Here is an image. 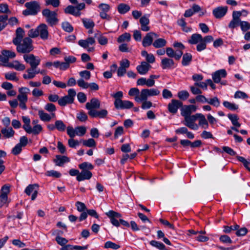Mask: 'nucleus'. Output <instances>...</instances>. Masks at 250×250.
<instances>
[{"label":"nucleus","mask_w":250,"mask_h":250,"mask_svg":"<svg viewBox=\"0 0 250 250\" xmlns=\"http://www.w3.org/2000/svg\"><path fill=\"white\" fill-rule=\"evenodd\" d=\"M48 27L45 24L42 23L35 29H32L28 31V36L30 38H35L40 36L41 38L46 40L48 38Z\"/></svg>","instance_id":"1"},{"label":"nucleus","mask_w":250,"mask_h":250,"mask_svg":"<svg viewBox=\"0 0 250 250\" xmlns=\"http://www.w3.org/2000/svg\"><path fill=\"white\" fill-rule=\"evenodd\" d=\"M32 41L29 37H26L21 40V42L19 43L17 45V50L18 52L21 53H28L33 49L32 44Z\"/></svg>","instance_id":"2"},{"label":"nucleus","mask_w":250,"mask_h":250,"mask_svg":"<svg viewBox=\"0 0 250 250\" xmlns=\"http://www.w3.org/2000/svg\"><path fill=\"white\" fill-rule=\"evenodd\" d=\"M160 91L156 88L143 89L140 94V96L135 97L137 102H141V100H147L148 97L157 96L159 95Z\"/></svg>","instance_id":"3"},{"label":"nucleus","mask_w":250,"mask_h":250,"mask_svg":"<svg viewBox=\"0 0 250 250\" xmlns=\"http://www.w3.org/2000/svg\"><path fill=\"white\" fill-rule=\"evenodd\" d=\"M42 14L46 19V21L53 26L57 23L58 19L57 18V14L54 11H51L48 9H45L42 11Z\"/></svg>","instance_id":"4"},{"label":"nucleus","mask_w":250,"mask_h":250,"mask_svg":"<svg viewBox=\"0 0 250 250\" xmlns=\"http://www.w3.org/2000/svg\"><path fill=\"white\" fill-rule=\"evenodd\" d=\"M23 59L32 68H37L41 62V59L32 54L24 55Z\"/></svg>","instance_id":"5"},{"label":"nucleus","mask_w":250,"mask_h":250,"mask_svg":"<svg viewBox=\"0 0 250 250\" xmlns=\"http://www.w3.org/2000/svg\"><path fill=\"white\" fill-rule=\"evenodd\" d=\"M105 214L110 218V222L115 227L120 226V219L122 217V215L114 210H110L105 213Z\"/></svg>","instance_id":"6"},{"label":"nucleus","mask_w":250,"mask_h":250,"mask_svg":"<svg viewBox=\"0 0 250 250\" xmlns=\"http://www.w3.org/2000/svg\"><path fill=\"white\" fill-rule=\"evenodd\" d=\"M197 120L196 114L191 115L189 117H187L184 118V121L183 123L188 128L193 129L197 130L198 129V125L195 122Z\"/></svg>","instance_id":"7"},{"label":"nucleus","mask_w":250,"mask_h":250,"mask_svg":"<svg viewBox=\"0 0 250 250\" xmlns=\"http://www.w3.org/2000/svg\"><path fill=\"white\" fill-rule=\"evenodd\" d=\"M158 35L154 32H151L147 33L143 40L142 44L143 46L147 47L150 46L151 44H153V39L158 38Z\"/></svg>","instance_id":"8"},{"label":"nucleus","mask_w":250,"mask_h":250,"mask_svg":"<svg viewBox=\"0 0 250 250\" xmlns=\"http://www.w3.org/2000/svg\"><path fill=\"white\" fill-rule=\"evenodd\" d=\"M100 107V102L97 98H92L90 102H87L85 104L86 108L88 110V114L92 111H95L96 109Z\"/></svg>","instance_id":"9"},{"label":"nucleus","mask_w":250,"mask_h":250,"mask_svg":"<svg viewBox=\"0 0 250 250\" xmlns=\"http://www.w3.org/2000/svg\"><path fill=\"white\" fill-rule=\"evenodd\" d=\"M15 57L16 54L14 52L4 50L2 51L1 54L0 55V61L3 63H7L10 59L14 58Z\"/></svg>","instance_id":"10"},{"label":"nucleus","mask_w":250,"mask_h":250,"mask_svg":"<svg viewBox=\"0 0 250 250\" xmlns=\"http://www.w3.org/2000/svg\"><path fill=\"white\" fill-rule=\"evenodd\" d=\"M114 104L117 109H129L133 106V104L131 102L122 100H117Z\"/></svg>","instance_id":"11"},{"label":"nucleus","mask_w":250,"mask_h":250,"mask_svg":"<svg viewBox=\"0 0 250 250\" xmlns=\"http://www.w3.org/2000/svg\"><path fill=\"white\" fill-rule=\"evenodd\" d=\"M227 11V6H218L212 10V14L216 19H221L226 15Z\"/></svg>","instance_id":"12"},{"label":"nucleus","mask_w":250,"mask_h":250,"mask_svg":"<svg viewBox=\"0 0 250 250\" xmlns=\"http://www.w3.org/2000/svg\"><path fill=\"white\" fill-rule=\"evenodd\" d=\"M25 7L30 11L31 15H35L40 11V7L38 2L34 1L26 2L25 4Z\"/></svg>","instance_id":"13"},{"label":"nucleus","mask_w":250,"mask_h":250,"mask_svg":"<svg viewBox=\"0 0 250 250\" xmlns=\"http://www.w3.org/2000/svg\"><path fill=\"white\" fill-rule=\"evenodd\" d=\"M182 106V103L177 100H172L168 105V111L172 113L175 114L179 107Z\"/></svg>","instance_id":"14"},{"label":"nucleus","mask_w":250,"mask_h":250,"mask_svg":"<svg viewBox=\"0 0 250 250\" xmlns=\"http://www.w3.org/2000/svg\"><path fill=\"white\" fill-rule=\"evenodd\" d=\"M227 76V72L224 69H220L216 71L212 74V78L214 83H219L221 78H225Z\"/></svg>","instance_id":"15"},{"label":"nucleus","mask_w":250,"mask_h":250,"mask_svg":"<svg viewBox=\"0 0 250 250\" xmlns=\"http://www.w3.org/2000/svg\"><path fill=\"white\" fill-rule=\"evenodd\" d=\"M151 67V66L149 63L146 62H142L140 65L137 66L136 69L140 74L145 75Z\"/></svg>","instance_id":"16"},{"label":"nucleus","mask_w":250,"mask_h":250,"mask_svg":"<svg viewBox=\"0 0 250 250\" xmlns=\"http://www.w3.org/2000/svg\"><path fill=\"white\" fill-rule=\"evenodd\" d=\"M19 91L20 94L17 97L18 100L20 102H26L27 101V94L29 92V89L27 87H21Z\"/></svg>","instance_id":"17"},{"label":"nucleus","mask_w":250,"mask_h":250,"mask_svg":"<svg viewBox=\"0 0 250 250\" xmlns=\"http://www.w3.org/2000/svg\"><path fill=\"white\" fill-rule=\"evenodd\" d=\"M140 23L141 24V29L144 31H148L150 30L148 24L149 23L148 16L144 15L140 19Z\"/></svg>","instance_id":"18"},{"label":"nucleus","mask_w":250,"mask_h":250,"mask_svg":"<svg viewBox=\"0 0 250 250\" xmlns=\"http://www.w3.org/2000/svg\"><path fill=\"white\" fill-rule=\"evenodd\" d=\"M174 62L170 58H165L161 61V66L163 69H170L174 67Z\"/></svg>","instance_id":"19"},{"label":"nucleus","mask_w":250,"mask_h":250,"mask_svg":"<svg viewBox=\"0 0 250 250\" xmlns=\"http://www.w3.org/2000/svg\"><path fill=\"white\" fill-rule=\"evenodd\" d=\"M92 176V173L89 170H83L77 176V180L78 181H82L84 180H89Z\"/></svg>","instance_id":"20"},{"label":"nucleus","mask_w":250,"mask_h":250,"mask_svg":"<svg viewBox=\"0 0 250 250\" xmlns=\"http://www.w3.org/2000/svg\"><path fill=\"white\" fill-rule=\"evenodd\" d=\"M6 66L14 68L18 71H23L25 69V66L17 60L14 61L12 62L8 63Z\"/></svg>","instance_id":"21"},{"label":"nucleus","mask_w":250,"mask_h":250,"mask_svg":"<svg viewBox=\"0 0 250 250\" xmlns=\"http://www.w3.org/2000/svg\"><path fill=\"white\" fill-rule=\"evenodd\" d=\"M197 119H199V125L204 129H207L208 127V123L205 116L201 113L196 114Z\"/></svg>","instance_id":"22"},{"label":"nucleus","mask_w":250,"mask_h":250,"mask_svg":"<svg viewBox=\"0 0 250 250\" xmlns=\"http://www.w3.org/2000/svg\"><path fill=\"white\" fill-rule=\"evenodd\" d=\"M69 158L67 156L60 155H56L55 159L54 160V162L56 163V165L60 167L62 166L64 163L69 162Z\"/></svg>","instance_id":"23"},{"label":"nucleus","mask_w":250,"mask_h":250,"mask_svg":"<svg viewBox=\"0 0 250 250\" xmlns=\"http://www.w3.org/2000/svg\"><path fill=\"white\" fill-rule=\"evenodd\" d=\"M38 115L40 119L43 122H49L52 118H54L55 116V113H51L50 115L42 110H39Z\"/></svg>","instance_id":"24"},{"label":"nucleus","mask_w":250,"mask_h":250,"mask_svg":"<svg viewBox=\"0 0 250 250\" xmlns=\"http://www.w3.org/2000/svg\"><path fill=\"white\" fill-rule=\"evenodd\" d=\"M191 108H194V111L196 109V107L193 105H186L182 108L181 110V115L184 118L191 116Z\"/></svg>","instance_id":"25"},{"label":"nucleus","mask_w":250,"mask_h":250,"mask_svg":"<svg viewBox=\"0 0 250 250\" xmlns=\"http://www.w3.org/2000/svg\"><path fill=\"white\" fill-rule=\"evenodd\" d=\"M95 42V39L92 37H89L86 40H80L78 42V44L84 48H86L89 45H92Z\"/></svg>","instance_id":"26"},{"label":"nucleus","mask_w":250,"mask_h":250,"mask_svg":"<svg viewBox=\"0 0 250 250\" xmlns=\"http://www.w3.org/2000/svg\"><path fill=\"white\" fill-rule=\"evenodd\" d=\"M107 115V111L105 109H102L100 111H92L89 113V116L92 118L99 117L100 118H105Z\"/></svg>","instance_id":"27"},{"label":"nucleus","mask_w":250,"mask_h":250,"mask_svg":"<svg viewBox=\"0 0 250 250\" xmlns=\"http://www.w3.org/2000/svg\"><path fill=\"white\" fill-rule=\"evenodd\" d=\"M24 30L21 27L18 28L16 30V37L13 41V43L17 44L21 42L24 36Z\"/></svg>","instance_id":"28"},{"label":"nucleus","mask_w":250,"mask_h":250,"mask_svg":"<svg viewBox=\"0 0 250 250\" xmlns=\"http://www.w3.org/2000/svg\"><path fill=\"white\" fill-rule=\"evenodd\" d=\"M1 133L4 138H10L14 136L15 131L11 127H3L1 130Z\"/></svg>","instance_id":"29"},{"label":"nucleus","mask_w":250,"mask_h":250,"mask_svg":"<svg viewBox=\"0 0 250 250\" xmlns=\"http://www.w3.org/2000/svg\"><path fill=\"white\" fill-rule=\"evenodd\" d=\"M64 12L66 14H71L73 16H80L81 13L77 10V8L73 5H68L64 9Z\"/></svg>","instance_id":"30"},{"label":"nucleus","mask_w":250,"mask_h":250,"mask_svg":"<svg viewBox=\"0 0 250 250\" xmlns=\"http://www.w3.org/2000/svg\"><path fill=\"white\" fill-rule=\"evenodd\" d=\"M202 41V36L199 34H193L191 35L188 42L191 44H195Z\"/></svg>","instance_id":"31"},{"label":"nucleus","mask_w":250,"mask_h":250,"mask_svg":"<svg viewBox=\"0 0 250 250\" xmlns=\"http://www.w3.org/2000/svg\"><path fill=\"white\" fill-rule=\"evenodd\" d=\"M167 41L165 39L162 38L157 39L153 42V45L156 48H162L166 45Z\"/></svg>","instance_id":"32"},{"label":"nucleus","mask_w":250,"mask_h":250,"mask_svg":"<svg viewBox=\"0 0 250 250\" xmlns=\"http://www.w3.org/2000/svg\"><path fill=\"white\" fill-rule=\"evenodd\" d=\"M118 11L121 14H124L129 11L130 9V6L125 3H121L117 7Z\"/></svg>","instance_id":"33"},{"label":"nucleus","mask_w":250,"mask_h":250,"mask_svg":"<svg viewBox=\"0 0 250 250\" xmlns=\"http://www.w3.org/2000/svg\"><path fill=\"white\" fill-rule=\"evenodd\" d=\"M71 98L66 96L61 98L58 100V104L62 106H65L67 104H70L73 103V101L70 99Z\"/></svg>","instance_id":"34"},{"label":"nucleus","mask_w":250,"mask_h":250,"mask_svg":"<svg viewBox=\"0 0 250 250\" xmlns=\"http://www.w3.org/2000/svg\"><path fill=\"white\" fill-rule=\"evenodd\" d=\"M228 116L234 126L237 127H239L241 126V124L238 122L239 118L236 114H229Z\"/></svg>","instance_id":"35"},{"label":"nucleus","mask_w":250,"mask_h":250,"mask_svg":"<svg viewBox=\"0 0 250 250\" xmlns=\"http://www.w3.org/2000/svg\"><path fill=\"white\" fill-rule=\"evenodd\" d=\"M36 68H32L30 67L27 69L26 71L27 74H24L23 75V77L24 79L28 80L34 78L36 76L35 72H34L35 69Z\"/></svg>","instance_id":"36"},{"label":"nucleus","mask_w":250,"mask_h":250,"mask_svg":"<svg viewBox=\"0 0 250 250\" xmlns=\"http://www.w3.org/2000/svg\"><path fill=\"white\" fill-rule=\"evenodd\" d=\"M82 22L86 29L93 28L95 25L93 21L89 19L83 18L82 19Z\"/></svg>","instance_id":"37"},{"label":"nucleus","mask_w":250,"mask_h":250,"mask_svg":"<svg viewBox=\"0 0 250 250\" xmlns=\"http://www.w3.org/2000/svg\"><path fill=\"white\" fill-rule=\"evenodd\" d=\"M131 40V35L128 33H125L119 37L117 42L119 43L125 41L129 42Z\"/></svg>","instance_id":"38"},{"label":"nucleus","mask_w":250,"mask_h":250,"mask_svg":"<svg viewBox=\"0 0 250 250\" xmlns=\"http://www.w3.org/2000/svg\"><path fill=\"white\" fill-rule=\"evenodd\" d=\"M192 59V55L190 53H186L183 56L182 63L184 66L189 64Z\"/></svg>","instance_id":"39"},{"label":"nucleus","mask_w":250,"mask_h":250,"mask_svg":"<svg viewBox=\"0 0 250 250\" xmlns=\"http://www.w3.org/2000/svg\"><path fill=\"white\" fill-rule=\"evenodd\" d=\"M150 244L160 250H166L165 245L161 242L152 240L150 242Z\"/></svg>","instance_id":"40"},{"label":"nucleus","mask_w":250,"mask_h":250,"mask_svg":"<svg viewBox=\"0 0 250 250\" xmlns=\"http://www.w3.org/2000/svg\"><path fill=\"white\" fill-rule=\"evenodd\" d=\"M223 104L226 108L231 110H237L239 107L238 105L228 101H224Z\"/></svg>","instance_id":"41"},{"label":"nucleus","mask_w":250,"mask_h":250,"mask_svg":"<svg viewBox=\"0 0 250 250\" xmlns=\"http://www.w3.org/2000/svg\"><path fill=\"white\" fill-rule=\"evenodd\" d=\"M79 167L80 169L83 170H92L93 168V165L88 162H83L79 165Z\"/></svg>","instance_id":"42"},{"label":"nucleus","mask_w":250,"mask_h":250,"mask_svg":"<svg viewBox=\"0 0 250 250\" xmlns=\"http://www.w3.org/2000/svg\"><path fill=\"white\" fill-rule=\"evenodd\" d=\"M5 78L7 80L18 81V78L16 76V73L14 72H7L4 74Z\"/></svg>","instance_id":"43"},{"label":"nucleus","mask_w":250,"mask_h":250,"mask_svg":"<svg viewBox=\"0 0 250 250\" xmlns=\"http://www.w3.org/2000/svg\"><path fill=\"white\" fill-rule=\"evenodd\" d=\"M76 135L82 136L84 135L86 131V128L83 126H79L75 128Z\"/></svg>","instance_id":"44"},{"label":"nucleus","mask_w":250,"mask_h":250,"mask_svg":"<svg viewBox=\"0 0 250 250\" xmlns=\"http://www.w3.org/2000/svg\"><path fill=\"white\" fill-rule=\"evenodd\" d=\"M83 146L89 147H95L96 145L95 140L92 138L88 139L86 140H83Z\"/></svg>","instance_id":"45"},{"label":"nucleus","mask_w":250,"mask_h":250,"mask_svg":"<svg viewBox=\"0 0 250 250\" xmlns=\"http://www.w3.org/2000/svg\"><path fill=\"white\" fill-rule=\"evenodd\" d=\"M38 187V184H32L28 185L25 189V193L30 195L32 192H34V191L35 190V188Z\"/></svg>","instance_id":"46"},{"label":"nucleus","mask_w":250,"mask_h":250,"mask_svg":"<svg viewBox=\"0 0 250 250\" xmlns=\"http://www.w3.org/2000/svg\"><path fill=\"white\" fill-rule=\"evenodd\" d=\"M56 129L59 131H64L66 128L65 125L61 120H57L55 122Z\"/></svg>","instance_id":"47"},{"label":"nucleus","mask_w":250,"mask_h":250,"mask_svg":"<svg viewBox=\"0 0 250 250\" xmlns=\"http://www.w3.org/2000/svg\"><path fill=\"white\" fill-rule=\"evenodd\" d=\"M208 103L215 107H218L220 104V102L217 97L208 99Z\"/></svg>","instance_id":"48"},{"label":"nucleus","mask_w":250,"mask_h":250,"mask_svg":"<svg viewBox=\"0 0 250 250\" xmlns=\"http://www.w3.org/2000/svg\"><path fill=\"white\" fill-rule=\"evenodd\" d=\"M104 247L106 249L110 248L113 250H117L120 248V246L111 241H107L104 244Z\"/></svg>","instance_id":"49"},{"label":"nucleus","mask_w":250,"mask_h":250,"mask_svg":"<svg viewBox=\"0 0 250 250\" xmlns=\"http://www.w3.org/2000/svg\"><path fill=\"white\" fill-rule=\"evenodd\" d=\"M62 27L65 31L67 32H71L73 30L72 26L67 21L62 22Z\"/></svg>","instance_id":"50"},{"label":"nucleus","mask_w":250,"mask_h":250,"mask_svg":"<svg viewBox=\"0 0 250 250\" xmlns=\"http://www.w3.org/2000/svg\"><path fill=\"white\" fill-rule=\"evenodd\" d=\"M55 240L57 243L62 246L65 245L68 242V240L59 235L56 236Z\"/></svg>","instance_id":"51"},{"label":"nucleus","mask_w":250,"mask_h":250,"mask_svg":"<svg viewBox=\"0 0 250 250\" xmlns=\"http://www.w3.org/2000/svg\"><path fill=\"white\" fill-rule=\"evenodd\" d=\"M79 75L82 78L81 79L88 80L91 77V73L87 70H83L80 72Z\"/></svg>","instance_id":"52"},{"label":"nucleus","mask_w":250,"mask_h":250,"mask_svg":"<svg viewBox=\"0 0 250 250\" xmlns=\"http://www.w3.org/2000/svg\"><path fill=\"white\" fill-rule=\"evenodd\" d=\"M178 96L180 99L186 100L189 97V94L186 90H182L178 92Z\"/></svg>","instance_id":"53"},{"label":"nucleus","mask_w":250,"mask_h":250,"mask_svg":"<svg viewBox=\"0 0 250 250\" xmlns=\"http://www.w3.org/2000/svg\"><path fill=\"white\" fill-rule=\"evenodd\" d=\"M77 118L81 122H84L87 119V115L83 111H81L77 114Z\"/></svg>","instance_id":"54"},{"label":"nucleus","mask_w":250,"mask_h":250,"mask_svg":"<svg viewBox=\"0 0 250 250\" xmlns=\"http://www.w3.org/2000/svg\"><path fill=\"white\" fill-rule=\"evenodd\" d=\"M240 26L241 30L244 32H245L250 29V23L248 21H241Z\"/></svg>","instance_id":"55"},{"label":"nucleus","mask_w":250,"mask_h":250,"mask_svg":"<svg viewBox=\"0 0 250 250\" xmlns=\"http://www.w3.org/2000/svg\"><path fill=\"white\" fill-rule=\"evenodd\" d=\"M44 109L46 111L53 113L56 110L55 105L52 103H47L44 106Z\"/></svg>","instance_id":"56"},{"label":"nucleus","mask_w":250,"mask_h":250,"mask_svg":"<svg viewBox=\"0 0 250 250\" xmlns=\"http://www.w3.org/2000/svg\"><path fill=\"white\" fill-rule=\"evenodd\" d=\"M98 7L100 9L101 12H108L110 8L109 4L104 3L100 4Z\"/></svg>","instance_id":"57"},{"label":"nucleus","mask_w":250,"mask_h":250,"mask_svg":"<svg viewBox=\"0 0 250 250\" xmlns=\"http://www.w3.org/2000/svg\"><path fill=\"white\" fill-rule=\"evenodd\" d=\"M46 175L48 176H52L55 178H59L61 176V174L55 170H49L46 172Z\"/></svg>","instance_id":"58"},{"label":"nucleus","mask_w":250,"mask_h":250,"mask_svg":"<svg viewBox=\"0 0 250 250\" xmlns=\"http://www.w3.org/2000/svg\"><path fill=\"white\" fill-rule=\"evenodd\" d=\"M241 21H238L236 19H234L232 18L231 21L229 24V27L230 29H234L236 27H237L238 25H240Z\"/></svg>","instance_id":"59"},{"label":"nucleus","mask_w":250,"mask_h":250,"mask_svg":"<svg viewBox=\"0 0 250 250\" xmlns=\"http://www.w3.org/2000/svg\"><path fill=\"white\" fill-rule=\"evenodd\" d=\"M77 83L81 88L86 89L88 87L89 83L85 82L83 79H80L78 80Z\"/></svg>","instance_id":"60"},{"label":"nucleus","mask_w":250,"mask_h":250,"mask_svg":"<svg viewBox=\"0 0 250 250\" xmlns=\"http://www.w3.org/2000/svg\"><path fill=\"white\" fill-rule=\"evenodd\" d=\"M0 13H11V11L9 10L7 4L2 3L0 4Z\"/></svg>","instance_id":"61"},{"label":"nucleus","mask_w":250,"mask_h":250,"mask_svg":"<svg viewBox=\"0 0 250 250\" xmlns=\"http://www.w3.org/2000/svg\"><path fill=\"white\" fill-rule=\"evenodd\" d=\"M141 102H143L141 107L144 109H148L152 105V103L150 101H147V100H143Z\"/></svg>","instance_id":"62"},{"label":"nucleus","mask_w":250,"mask_h":250,"mask_svg":"<svg viewBox=\"0 0 250 250\" xmlns=\"http://www.w3.org/2000/svg\"><path fill=\"white\" fill-rule=\"evenodd\" d=\"M77 210L80 212H83V211L86 210V207L84 203L78 201L76 203Z\"/></svg>","instance_id":"63"},{"label":"nucleus","mask_w":250,"mask_h":250,"mask_svg":"<svg viewBox=\"0 0 250 250\" xmlns=\"http://www.w3.org/2000/svg\"><path fill=\"white\" fill-rule=\"evenodd\" d=\"M42 128L40 125H36L32 128V133L35 135L38 134L41 131H42Z\"/></svg>","instance_id":"64"}]
</instances>
